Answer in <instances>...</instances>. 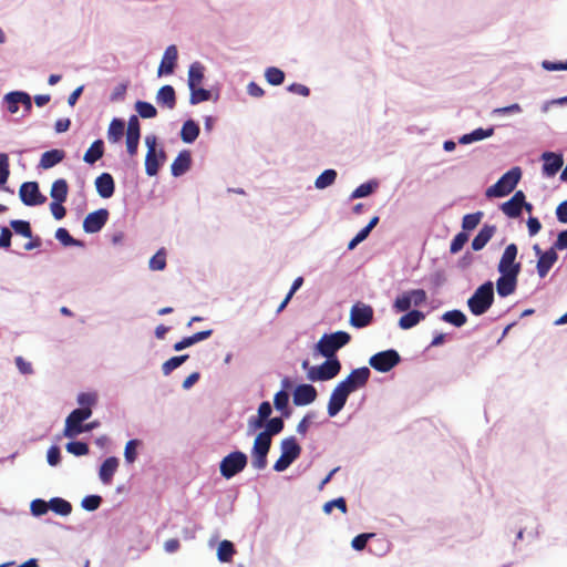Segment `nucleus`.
<instances>
[{
    "mask_svg": "<svg viewBox=\"0 0 567 567\" xmlns=\"http://www.w3.org/2000/svg\"><path fill=\"white\" fill-rule=\"evenodd\" d=\"M284 425V421L280 417L270 419L266 423V429L262 431V433L268 434L269 437H272L282 431Z\"/></svg>",
    "mask_w": 567,
    "mask_h": 567,
    "instance_id": "obj_45",
    "label": "nucleus"
},
{
    "mask_svg": "<svg viewBox=\"0 0 567 567\" xmlns=\"http://www.w3.org/2000/svg\"><path fill=\"white\" fill-rule=\"evenodd\" d=\"M102 497L99 495H87L82 499V507L89 512H93L100 507Z\"/></svg>",
    "mask_w": 567,
    "mask_h": 567,
    "instance_id": "obj_54",
    "label": "nucleus"
},
{
    "mask_svg": "<svg viewBox=\"0 0 567 567\" xmlns=\"http://www.w3.org/2000/svg\"><path fill=\"white\" fill-rule=\"evenodd\" d=\"M64 155L65 154L62 150L47 151L41 155L40 167H42L44 169L51 168V167L55 166L56 164H59L60 162H62L64 158Z\"/></svg>",
    "mask_w": 567,
    "mask_h": 567,
    "instance_id": "obj_28",
    "label": "nucleus"
},
{
    "mask_svg": "<svg viewBox=\"0 0 567 567\" xmlns=\"http://www.w3.org/2000/svg\"><path fill=\"white\" fill-rule=\"evenodd\" d=\"M467 240L468 235L465 231L456 234L450 245V252L454 255L461 251L464 245L467 243Z\"/></svg>",
    "mask_w": 567,
    "mask_h": 567,
    "instance_id": "obj_48",
    "label": "nucleus"
},
{
    "mask_svg": "<svg viewBox=\"0 0 567 567\" xmlns=\"http://www.w3.org/2000/svg\"><path fill=\"white\" fill-rule=\"evenodd\" d=\"M339 508L343 514L347 513V503L343 497H339L332 501L327 502L323 505V512L326 514H330L332 512V508Z\"/></svg>",
    "mask_w": 567,
    "mask_h": 567,
    "instance_id": "obj_56",
    "label": "nucleus"
},
{
    "mask_svg": "<svg viewBox=\"0 0 567 567\" xmlns=\"http://www.w3.org/2000/svg\"><path fill=\"white\" fill-rule=\"evenodd\" d=\"M425 315L420 310L408 311L399 319V327L403 330L411 329L424 320Z\"/></svg>",
    "mask_w": 567,
    "mask_h": 567,
    "instance_id": "obj_27",
    "label": "nucleus"
},
{
    "mask_svg": "<svg viewBox=\"0 0 567 567\" xmlns=\"http://www.w3.org/2000/svg\"><path fill=\"white\" fill-rule=\"evenodd\" d=\"M377 186L378 184L375 182L363 183L353 190L351 198L365 197L370 195Z\"/></svg>",
    "mask_w": 567,
    "mask_h": 567,
    "instance_id": "obj_52",
    "label": "nucleus"
},
{
    "mask_svg": "<svg viewBox=\"0 0 567 567\" xmlns=\"http://www.w3.org/2000/svg\"><path fill=\"white\" fill-rule=\"evenodd\" d=\"M558 259L555 248H549L537 260L536 269L540 278H545Z\"/></svg>",
    "mask_w": 567,
    "mask_h": 567,
    "instance_id": "obj_19",
    "label": "nucleus"
},
{
    "mask_svg": "<svg viewBox=\"0 0 567 567\" xmlns=\"http://www.w3.org/2000/svg\"><path fill=\"white\" fill-rule=\"evenodd\" d=\"M349 394L350 393L340 383L337 384L328 402L329 416H336L343 409Z\"/></svg>",
    "mask_w": 567,
    "mask_h": 567,
    "instance_id": "obj_15",
    "label": "nucleus"
},
{
    "mask_svg": "<svg viewBox=\"0 0 567 567\" xmlns=\"http://www.w3.org/2000/svg\"><path fill=\"white\" fill-rule=\"evenodd\" d=\"M92 415V409L89 408H80L73 410L65 420V426L63 430V435L65 437H75L76 435L89 432L92 430V426H84L82 423L87 420Z\"/></svg>",
    "mask_w": 567,
    "mask_h": 567,
    "instance_id": "obj_5",
    "label": "nucleus"
},
{
    "mask_svg": "<svg viewBox=\"0 0 567 567\" xmlns=\"http://www.w3.org/2000/svg\"><path fill=\"white\" fill-rule=\"evenodd\" d=\"M48 463L51 465V466H55L59 464L60 460H61V453H60V449L58 446H51L49 450H48Z\"/></svg>",
    "mask_w": 567,
    "mask_h": 567,
    "instance_id": "obj_64",
    "label": "nucleus"
},
{
    "mask_svg": "<svg viewBox=\"0 0 567 567\" xmlns=\"http://www.w3.org/2000/svg\"><path fill=\"white\" fill-rule=\"evenodd\" d=\"M109 219V210L105 208L97 209L87 214L83 220V229L87 234L100 231Z\"/></svg>",
    "mask_w": 567,
    "mask_h": 567,
    "instance_id": "obj_14",
    "label": "nucleus"
},
{
    "mask_svg": "<svg viewBox=\"0 0 567 567\" xmlns=\"http://www.w3.org/2000/svg\"><path fill=\"white\" fill-rule=\"evenodd\" d=\"M411 303L414 307H420L426 303L427 295L424 289H412L408 291Z\"/></svg>",
    "mask_w": 567,
    "mask_h": 567,
    "instance_id": "obj_49",
    "label": "nucleus"
},
{
    "mask_svg": "<svg viewBox=\"0 0 567 567\" xmlns=\"http://www.w3.org/2000/svg\"><path fill=\"white\" fill-rule=\"evenodd\" d=\"M157 102L173 109L175 105V90L171 85H164L157 93Z\"/></svg>",
    "mask_w": 567,
    "mask_h": 567,
    "instance_id": "obj_33",
    "label": "nucleus"
},
{
    "mask_svg": "<svg viewBox=\"0 0 567 567\" xmlns=\"http://www.w3.org/2000/svg\"><path fill=\"white\" fill-rule=\"evenodd\" d=\"M69 193V186L65 179L60 178L53 182L50 195L53 200L65 202Z\"/></svg>",
    "mask_w": 567,
    "mask_h": 567,
    "instance_id": "obj_30",
    "label": "nucleus"
},
{
    "mask_svg": "<svg viewBox=\"0 0 567 567\" xmlns=\"http://www.w3.org/2000/svg\"><path fill=\"white\" fill-rule=\"evenodd\" d=\"M337 172L334 169H326L316 179L315 185L317 188L322 189L334 183Z\"/></svg>",
    "mask_w": 567,
    "mask_h": 567,
    "instance_id": "obj_39",
    "label": "nucleus"
},
{
    "mask_svg": "<svg viewBox=\"0 0 567 567\" xmlns=\"http://www.w3.org/2000/svg\"><path fill=\"white\" fill-rule=\"evenodd\" d=\"M135 109L138 115L143 118H152L156 116V109L148 102L137 101Z\"/></svg>",
    "mask_w": 567,
    "mask_h": 567,
    "instance_id": "obj_44",
    "label": "nucleus"
},
{
    "mask_svg": "<svg viewBox=\"0 0 567 567\" xmlns=\"http://www.w3.org/2000/svg\"><path fill=\"white\" fill-rule=\"evenodd\" d=\"M104 154V144L102 140H96L92 143L89 150L84 154V162L87 164H94Z\"/></svg>",
    "mask_w": 567,
    "mask_h": 567,
    "instance_id": "obj_29",
    "label": "nucleus"
},
{
    "mask_svg": "<svg viewBox=\"0 0 567 567\" xmlns=\"http://www.w3.org/2000/svg\"><path fill=\"white\" fill-rule=\"evenodd\" d=\"M271 446V437L260 432L252 445L251 464L256 470H264L267 466V455Z\"/></svg>",
    "mask_w": 567,
    "mask_h": 567,
    "instance_id": "obj_8",
    "label": "nucleus"
},
{
    "mask_svg": "<svg viewBox=\"0 0 567 567\" xmlns=\"http://www.w3.org/2000/svg\"><path fill=\"white\" fill-rule=\"evenodd\" d=\"M205 65L198 61L189 66L187 83L190 91L189 103L193 105L212 99V92L202 86L205 79Z\"/></svg>",
    "mask_w": 567,
    "mask_h": 567,
    "instance_id": "obj_1",
    "label": "nucleus"
},
{
    "mask_svg": "<svg viewBox=\"0 0 567 567\" xmlns=\"http://www.w3.org/2000/svg\"><path fill=\"white\" fill-rule=\"evenodd\" d=\"M55 238L64 246H79L81 243L74 239L65 228H58Z\"/></svg>",
    "mask_w": 567,
    "mask_h": 567,
    "instance_id": "obj_51",
    "label": "nucleus"
},
{
    "mask_svg": "<svg viewBox=\"0 0 567 567\" xmlns=\"http://www.w3.org/2000/svg\"><path fill=\"white\" fill-rule=\"evenodd\" d=\"M95 186L102 198H110L114 194L115 184L111 174L102 173L95 179Z\"/></svg>",
    "mask_w": 567,
    "mask_h": 567,
    "instance_id": "obj_21",
    "label": "nucleus"
},
{
    "mask_svg": "<svg viewBox=\"0 0 567 567\" xmlns=\"http://www.w3.org/2000/svg\"><path fill=\"white\" fill-rule=\"evenodd\" d=\"M166 266V256L163 250H158L150 260L152 270H163Z\"/></svg>",
    "mask_w": 567,
    "mask_h": 567,
    "instance_id": "obj_55",
    "label": "nucleus"
},
{
    "mask_svg": "<svg viewBox=\"0 0 567 567\" xmlns=\"http://www.w3.org/2000/svg\"><path fill=\"white\" fill-rule=\"evenodd\" d=\"M236 550L234 544L229 540H223L218 545L217 557L223 563H228L233 559Z\"/></svg>",
    "mask_w": 567,
    "mask_h": 567,
    "instance_id": "obj_35",
    "label": "nucleus"
},
{
    "mask_svg": "<svg viewBox=\"0 0 567 567\" xmlns=\"http://www.w3.org/2000/svg\"><path fill=\"white\" fill-rule=\"evenodd\" d=\"M280 449L281 454L286 455L292 462L297 460L301 453V446L298 444L295 436L284 439Z\"/></svg>",
    "mask_w": 567,
    "mask_h": 567,
    "instance_id": "obj_26",
    "label": "nucleus"
},
{
    "mask_svg": "<svg viewBox=\"0 0 567 567\" xmlns=\"http://www.w3.org/2000/svg\"><path fill=\"white\" fill-rule=\"evenodd\" d=\"M517 254L518 248L515 244H509L506 246L497 266L499 274H512L519 276L522 265L520 262L516 261Z\"/></svg>",
    "mask_w": 567,
    "mask_h": 567,
    "instance_id": "obj_9",
    "label": "nucleus"
},
{
    "mask_svg": "<svg viewBox=\"0 0 567 567\" xmlns=\"http://www.w3.org/2000/svg\"><path fill=\"white\" fill-rule=\"evenodd\" d=\"M374 534H360L352 539V547L355 550H362L365 548L369 538L373 537Z\"/></svg>",
    "mask_w": 567,
    "mask_h": 567,
    "instance_id": "obj_62",
    "label": "nucleus"
},
{
    "mask_svg": "<svg viewBox=\"0 0 567 567\" xmlns=\"http://www.w3.org/2000/svg\"><path fill=\"white\" fill-rule=\"evenodd\" d=\"M48 509H49V503H47L43 499H34L31 503V512L35 516H41V515L47 514Z\"/></svg>",
    "mask_w": 567,
    "mask_h": 567,
    "instance_id": "obj_59",
    "label": "nucleus"
},
{
    "mask_svg": "<svg viewBox=\"0 0 567 567\" xmlns=\"http://www.w3.org/2000/svg\"><path fill=\"white\" fill-rule=\"evenodd\" d=\"M274 404H275V408L278 411L284 412V414L286 416L289 415V411L287 410L288 409V404H289V394L286 391L280 390L279 392H277L275 394Z\"/></svg>",
    "mask_w": 567,
    "mask_h": 567,
    "instance_id": "obj_42",
    "label": "nucleus"
},
{
    "mask_svg": "<svg viewBox=\"0 0 567 567\" xmlns=\"http://www.w3.org/2000/svg\"><path fill=\"white\" fill-rule=\"evenodd\" d=\"M524 204L525 194L523 190H517L509 200L502 204L501 209L507 217L517 218L522 214Z\"/></svg>",
    "mask_w": 567,
    "mask_h": 567,
    "instance_id": "obj_16",
    "label": "nucleus"
},
{
    "mask_svg": "<svg viewBox=\"0 0 567 567\" xmlns=\"http://www.w3.org/2000/svg\"><path fill=\"white\" fill-rule=\"evenodd\" d=\"M248 458L244 452L235 451L226 455L219 465L220 474L225 478H231L240 473L247 465Z\"/></svg>",
    "mask_w": 567,
    "mask_h": 567,
    "instance_id": "obj_6",
    "label": "nucleus"
},
{
    "mask_svg": "<svg viewBox=\"0 0 567 567\" xmlns=\"http://www.w3.org/2000/svg\"><path fill=\"white\" fill-rule=\"evenodd\" d=\"M267 82L271 85H280L285 80V73L276 66H270L265 72Z\"/></svg>",
    "mask_w": 567,
    "mask_h": 567,
    "instance_id": "obj_41",
    "label": "nucleus"
},
{
    "mask_svg": "<svg viewBox=\"0 0 567 567\" xmlns=\"http://www.w3.org/2000/svg\"><path fill=\"white\" fill-rule=\"evenodd\" d=\"M373 308L363 302H357L350 310V324L361 329L368 327L373 321Z\"/></svg>",
    "mask_w": 567,
    "mask_h": 567,
    "instance_id": "obj_10",
    "label": "nucleus"
},
{
    "mask_svg": "<svg viewBox=\"0 0 567 567\" xmlns=\"http://www.w3.org/2000/svg\"><path fill=\"white\" fill-rule=\"evenodd\" d=\"M493 134H494V128L493 127H489V128H481L480 127V128H476V130H474L473 132H471L468 134H464L460 138L458 142L461 144H470V143H473V142H476V141H481V140L491 137Z\"/></svg>",
    "mask_w": 567,
    "mask_h": 567,
    "instance_id": "obj_31",
    "label": "nucleus"
},
{
    "mask_svg": "<svg viewBox=\"0 0 567 567\" xmlns=\"http://www.w3.org/2000/svg\"><path fill=\"white\" fill-rule=\"evenodd\" d=\"M9 175V157L6 153H0V185L7 183Z\"/></svg>",
    "mask_w": 567,
    "mask_h": 567,
    "instance_id": "obj_57",
    "label": "nucleus"
},
{
    "mask_svg": "<svg viewBox=\"0 0 567 567\" xmlns=\"http://www.w3.org/2000/svg\"><path fill=\"white\" fill-rule=\"evenodd\" d=\"M341 363L338 358L327 359L319 367H310L307 372V378L310 381H328L339 374Z\"/></svg>",
    "mask_w": 567,
    "mask_h": 567,
    "instance_id": "obj_7",
    "label": "nucleus"
},
{
    "mask_svg": "<svg viewBox=\"0 0 567 567\" xmlns=\"http://www.w3.org/2000/svg\"><path fill=\"white\" fill-rule=\"evenodd\" d=\"M482 218H483V212H476L473 214L465 215L462 219L463 231L466 233V231L475 229L480 225Z\"/></svg>",
    "mask_w": 567,
    "mask_h": 567,
    "instance_id": "obj_38",
    "label": "nucleus"
},
{
    "mask_svg": "<svg viewBox=\"0 0 567 567\" xmlns=\"http://www.w3.org/2000/svg\"><path fill=\"white\" fill-rule=\"evenodd\" d=\"M97 401V395L95 393H80L78 396V403L81 405V408H89L91 409L92 405H94Z\"/></svg>",
    "mask_w": 567,
    "mask_h": 567,
    "instance_id": "obj_58",
    "label": "nucleus"
},
{
    "mask_svg": "<svg viewBox=\"0 0 567 567\" xmlns=\"http://www.w3.org/2000/svg\"><path fill=\"white\" fill-rule=\"evenodd\" d=\"M518 275L501 274L496 280V290L498 296L508 297L513 295L517 288Z\"/></svg>",
    "mask_w": 567,
    "mask_h": 567,
    "instance_id": "obj_18",
    "label": "nucleus"
},
{
    "mask_svg": "<svg viewBox=\"0 0 567 567\" xmlns=\"http://www.w3.org/2000/svg\"><path fill=\"white\" fill-rule=\"evenodd\" d=\"M542 157L544 159L543 173L546 176H554L564 164L563 156L559 154L545 152Z\"/></svg>",
    "mask_w": 567,
    "mask_h": 567,
    "instance_id": "obj_20",
    "label": "nucleus"
},
{
    "mask_svg": "<svg viewBox=\"0 0 567 567\" xmlns=\"http://www.w3.org/2000/svg\"><path fill=\"white\" fill-rule=\"evenodd\" d=\"M49 508H51L55 514L66 516L72 512V505L60 497H54L49 502Z\"/></svg>",
    "mask_w": 567,
    "mask_h": 567,
    "instance_id": "obj_36",
    "label": "nucleus"
},
{
    "mask_svg": "<svg viewBox=\"0 0 567 567\" xmlns=\"http://www.w3.org/2000/svg\"><path fill=\"white\" fill-rule=\"evenodd\" d=\"M19 195L22 203L27 206L42 205L47 200V197L40 193L37 182L23 183L20 186Z\"/></svg>",
    "mask_w": 567,
    "mask_h": 567,
    "instance_id": "obj_13",
    "label": "nucleus"
},
{
    "mask_svg": "<svg viewBox=\"0 0 567 567\" xmlns=\"http://www.w3.org/2000/svg\"><path fill=\"white\" fill-rule=\"evenodd\" d=\"M141 444L138 440H130L124 449L125 461L130 464L134 463L137 457V446Z\"/></svg>",
    "mask_w": 567,
    "mask_h": 567,
    "instance_id": "obj_47",
    "label": "nucleus"
},
{
    "mask_svg": "<svg viewBox=\"0 0 567 567\" xmlns=\"http://www.w3.org/2000/svg\"><path fill=\"white\" fill-rule=\"evenodd\" d=\"M66 451L75 456H83L89 453V445L84 442L73 441L66 444Z\"/></svg>",
    "mask_w": 567,
    "mask_h": 567,
    "instance_id": "obj_50",
    "label": "nucleus"
},
{
    "mask_svg": "<svg viewBox=\"0 0 567 567\" xmlns=\"http://www.w3.org/2000/svg\"><path fill=\"white\" fill-rule=\"evenodd\" d=\"M4 101L7 103L8 111L11 114L17 113L19 110L18 105L20 104V91L10 92L6 94Z\"/></svg>",
    "mask_w": 567,
    "mask_h": 567,
    "instance_id": "obj_53",
    "label": "nucleus"
},
{
    "mask_svg": "<svg viewBox=\"0 0 567 567\" xmlns=\"http://www.w3.org/2000/svg\"><path fill=\"white\" fill-rule=\"evenodd\" d=\"M177 59V48L176 45H169L162 59V62L158 66V75L171 74L174 71L175 61Z\"/></svg>",
    "mask_w": 567,
    "mask_h": 567,
    "instance_id": "obj_23",
    "label": "nucleus"
},
{
    "mask_svg": "<svg viewBox=\"0 0 567 567\" xmlns=\"http://www.w3.org/2000/svg\"><path fill=\"white\" fill-rule=\"evenodd\" d=\"M442 320L455 327H462L466 323L467 318L461 310H450L442 315Z\"/></svg>",
    "mask_w": 567,
    "mask_h": 567,
    "instance_id": "obj_37",
    "label": "nucleus"
},
{
    "mask_svg": "<svg viewBox=\"0 0 567 567\" xmlns=\"http://www.w3.org/2000/svg\"><path fill=\"white\" fill-rule=\"evenodd\" d=\"M371 375L369 368L362 367L351 371V373L341 382H339L349 393L363 388Z\"/></svg>",
    "mask_w": 567,
    "mask_h": 567,
    "instance_id": "obj_12",
    "label": "nucleus"
},
{
    "mask_svg": "<svg viewBox=\"0 0 567 567\" xmlns=\"http://www.w3.org/2000/svg\"><path fill=\"white\" fill-rule=\"evenodd\" d=\"M146 144L148 145V150L145 157V171L150 176H154L158 172L159 163L156 156L155 150V141L150 142V137H146Z\"/></svg>",
    "mask_w": 567,
    "mask_h": 567,
    "instance_id": "obj_25",
    "label": "nucleus"
},
{
    "mask_svg": "<svg viewBox=\"0 0 567 567\" xmlns=\"http://www.w3.org/2000/svg\"><path fill=\"white\" fill-rule=\"evenodd\" d=\"M496 230L494 225H484L472 240V248L475 251L482 250L492 239Z\"/></svg>",
    "mask_w": 567,
    "mask_h": 567,
    "instance_id": "obj_24",
    "label": "nucleus"
},
{
    "mask_svg": "<svg viewBox=\"0 0 567 567\" xmlns=\"http://www.w3.org/2000/svg\"><path fill=\"white\" fill-rule=\"evenodd\" d=\"M124 134V122L118 118L112 120L107 131V138L111 143L118 142Z\"/></svg>",
    "mask_w": 567,
    "mask_h": 567,
    "instance_id": "obj_34",
    "label": "nucleus"
},
{
    "mask_svg": "<svg viewBox=\"0 0 567 567\" xmlns=\"http://www.w3.org/2000/svg\"><path fill=\"white\" fill-rule=\"evenodd\" d=\"M10 226L17 234L25 238H32V230L29 221L14 219L10 221Z\"/></svg>",
    "mask_w": 567,
    "mask_h": 567,
    "instance_id": "obj_43",
    "label": "nucleus"
},
{
    "mask_svg": "<svg viewBox=\"0 0 567 567\" xmlns=\"http://www.w3.org/2000/svg\"><path fill=\"white\" fill-rule=\"evenodd\" d=\"M63 203L64 202L52 200V203L50 204V210L53 217L58 220L62 219L66 214V210L62 205Z\"/></svg>",
    "mask_w": 567,
    "mask_h": 567,
    "instance_id": "obj_63",
    "label": "nucleus"
},
{
    "mask_svg": "<svg viewBox=\"0 0 567 567\" xmlns=\"http://www.w3.org/2000/svg\"><path fill=\"white\" fill-rule=\"evenodd\" d=\"M192 164V156L189 151L179 152V175L189 169Z\"/></svg>",
    "mask_w": 567,
    "mask_h": 567,
    "instance_id": "obj_61",
    "label": "nucleus"
},
{
    "mask_svg": "<svg viewBox=\"0 0 567 567\" xmlns=\"http://www.w3.org/2000/svg\"><path fill=\"white\" fill-rule=\"evenodd\" d=\"M179 134L185 143H192L199 134V126L195 121L188 120L183 124Z\"/></svg>",
    "mask_w": 567,
    "mask_h": 567,
    "instance_id": "obj_32",
    "label": "nucleus"
},
{
    "mask_svg": "<svg viewBox=\"0 0 567 567\" xmlns=\"http://www.w3.org/2000/svg\"><path fill=\"white\" fill-rule=\"evenodd\" d=\"M317 399V390L311 384H300L293 391L295 405H308Z\"/></svg>",
    "mask_w": 567,
    "mask_h": 567,
    "instance_id": "obj_17",
    "label": "nucleus"
},
{
    "mask_svg": "<svg viewBox=\"0 0 567 567\" xmlns=\"http://www.w3.org/2000/svg\"><path fill=\"white\" fill-rule=\"evenodd\" d=\"M522 177L519 167H513L506 172L494 185L486 189L487 197H504L511 194Z\"/></svg>",
    "mask_w": 567,
    "mask_h": 567,
    "instance_id": "obj_4",
    "label": "nucleus"
},
{
    "mask_svg": "<svg viewBox=\"0 0 567 567\" xmlns=\"http://www.w3.org/2000/svg\"><path fill=\"white\" fill-rule=\"evenodd\" d=\"M400 362V355L395 350H385L373 354L369 364L379 372H388Z\"/></svg>",
    "mask_w": 567,
    "mask_h": 567,
    "instance_id": "obj_11",
    "label": "nucleus"
},
{
    "mask_svg": "<svg viewBox=\"0 0 567 567\" xmlns=\"http://www.w3.org/2000/svg\"><path fill=\"white\" fill-rule=\"evenodd\" d=\"M494 302V285L486 281L481 285L467 300V307L474 316L484 315Z\"/></svg>",
    "mask_w": 567,
    "mask_h": 567,
    "instance_id": "obj_2",
    "label": "nucleus"
},
{
    "mask_svg": "<svg viewBox=\"0 0 567 567\" xmlns=\"http://www.w3.org/2000/svg\"><path fill=\"white\" fill-rule=\"evenodd\" d=\"M351 340V336L346 331H337L333 333H324L318 341L316 348L318 352L327 359L337 358L336 352L347 346Z\"/></svg>",
    "mask_w": 567,
    "mask_h": 567,
    "instance_id": "obj_3",
    "label": "nucleus"
},
{
    "mask_svg": "<svg viewBox=\"0 0 567 567\" xmlns=\"http://www.w3.org/2000/svg\"><path fill=\"white\" fill-rule=\"evenodd\" d=\"M126 136L140 138V122H138L137 116H135V115H132L128 118Z\"/></svg>",
    "mask_w": 567,
    "mask_h": 567,
    "instance_id": "obj_60",
    "label": "nucleus"
},
{
    "mask_svg": "<svg viewBox=\"0 0 567 567\" xmlns=\"http://www.w3.org/2000/svg\"><path fill=\"white\" fill-rule=\"evenodd\" d=\"M412 303H411V299L409 297V293L408 291L399 295L394 302H393V309L396 311V312H405V311H409V309L411 308Z\"/></svg>",
    "mask_w": 567,
    "mask_h": 567,
    "instance_id": "obj_46",
    "label": "nucleus"
},
{
    "mask_svg": "<svg viewBox=\"0 0 567 567\" xmlns=\"http://www.w3.org/2000/svg\"><path fill=\"white\" fill-rule=\"evenodd\" d=\"M118 460L115 456L107 457L101 465L99 471L100 480L103 484H111L113 480V475L117 471Z\"/></svg>",
    "mask_w": 567,
    "mask_h": 567,
    "instance_id": "obj_22",
    "label": "nucleus"
},
{
    "mask_svg": "<svg viewBox=\"0 0 567 567\" xmlns=\"http://www.w3.org/2000/svg\"><path fill=\"white\" fill-rule=\"evenodd\" d=\"M212 333H213V330L209 329V330L197 332L190 337L183 338L182 340H179V350L190 347L198 341L207 339L208 337L212 336Z\"/></svg>",
    "mask_w": 567,
    "mask_h": 567,
    "instance_id": "obj_40",
    "label": "nucleus"
}]
</instances>
